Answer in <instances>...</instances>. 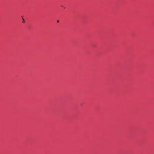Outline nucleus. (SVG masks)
I'll use <instances>...</instances> for the list:
<instances>
[{"mask_svg": "<svg viewBox=\"0 0 154 154\" xmlns=\"http://www.w3.org/2000/svg\"><path fill=\"white\" fill-rule=\"evenodd\" d=\"M57 22L58 23L59 22V20H57Z\"/></svg>", "mask_w": 154, "mask_h": 154, "instance_id": "obj_1", "label": "nucleus"}]
</instances>
